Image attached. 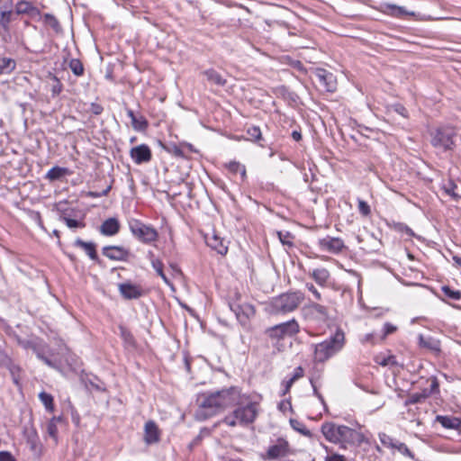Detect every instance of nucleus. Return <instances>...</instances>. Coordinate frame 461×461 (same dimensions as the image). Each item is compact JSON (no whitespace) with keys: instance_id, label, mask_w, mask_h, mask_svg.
<instances>
[{"instance_id":"c85d7f7f","label":"nucleus","mask_w":461,"mask_h":461,"mask_svg":"<svg viewBox=\"0 0 461 461\" xmlns=\"http://www.w3.org/2000/svg\"><path fill=\"white\" fill-rule=\"evenodd\" d=\"M16 68V61L7 57H0V75L11 74Z\"/></svg>"},{"instance_id":"c9c22d12","label":"nucleus","mask_w":461,"mask_h":461,"mask_svg":"<svg viewBox=\"0 0 461 461\" xmlns=\"http://www.w3.org/2000/svg\"><path fill=\"white\" fill-rule=\"evenodd\" d=\"M68 67L75 76L81 77L84 75L85 68L83 63L78 59H71Z\"/></svg>"},{"instance_id":"5fc2aeb1","label":"nucleus","mask_w":461,"mask_h":461,"mask_svg":"<svg viewBox=\"0 0 461 461\" xmlns=\"http://www.w3.org/2000/svg\"><path fill=\"white\" fill-rule=\"evenodd\" d=\"M295 381L289 377L288 379H285L282 382V385L284 386V389L282 390L281 396H285L286 393L290 392L291 387L293 386L294 383Z\"/></svg>"},{"instance_id":"c03bdc74","label":"nucleus","mask_w":461,"mask_h":461,"mask_svg":"<svg viewBox=\"0 0 461 461\" xmlns=\"http://www.w3.org/2000/svg\"><path fill=\"white\" fill-rule=\"evenodd\" d=\"M277 236L283 245L288 246L289 248L294 246V236L289 231H277Z\"/></svg>"},{"instance_id":"b1692460","label":"nucleus","mask_w":461,"mask_h":461,"mask_svg":"<svg viewBox=\"0 0 461 461\" xmlns=\"http://www.w3.org/2000/svg\"><path fill=\"white\" fill-rule=\"evenodd\" d=\"M53 354L50 348L46 343H43V345L40 348L39 351L37 352L36 357L48 366L56 369L58 368L56 362L50 357Z\"/></svg>"},{"instance_id":"4468645a","label":"nucleus","mask_w":461,"mask_h":461,"mask_svg":"<svg viewBox=\"0 0 461 461\" xmlns=\"http://www.w3.org/2000/svg\"><path fill=\"white\" fill-rule=\"evenodd\" d=\"M118 290L126 300L139 299L144 294V291L140 285L131 284V282L119 284Z\"/></svg>"},{"instance_id":"f3484780","label":"nucleus","mask_w":461,"mask_h":461,"mask_svg":"<svg viewBox=\"0 0 461 461\" xmlns=\"http://www.w3.org/2000/svg\"><path fill=\"white\" fill-rule=\"evenodd\" d=\"M161 431L158 429L157 423L149 420L144 425V442L147 445L156 444L160 440Z\"/></svg>"},{"instance_id":"ea45409f","label":"nucleus","mask_w":461,"mask_h":461,"mask_svg":"<svg viewBox=\"0 0 461 461\" xmlns=\"http://www.w3.org/2000/svg\"><path fill=\"white\" fill-rule=\"evenodd\" d=\"M247 134L249 136V140H250L251 141L259 142L260 140H263L261 130L258 126H251L248 128Z\"/></svg>"},{"instance_id":"5701e85b","label":"nucleus","mask_w":461,"mask_h":461,"mask_svg":"<svg viewBox=\"0 0 461 461\" xmlns=\"http://www.w3.org/2000/svg\"><path fill=\"white\" fill-rule=\"evenodd\" d=\"M120 230V223L116 218H109L105 220L101 227L100 232L105 236H113Z\"/></svg>"},{"instance_id":"4c0bfd02","label":"nucleus","mask_w":461,"mask_h":461,"mask_svg":"<svg viewBox=\"0 0 461 461\" xmlns=\"http://www.w3.org/2000/svg\"><path fill=\"white\" fill-rule=\"evenodd\" d=\"M67 169L59 167H51L46 174V178L54 181L59 179L66 173Z\"/></svg>"},{"instance_id":"0eeeda50","label":"nucleus","mask_w":461,"mask_h":461,"mask_svg":"<svg viewBox=\"0 0 461 461\" xmlns=\"http://www.w3.org/2000/svg\"><path fill=\"white\" fill-rule=\"evenodd\" d=\"M303 299L304 295L300 291L283 294L276 298L274 307L279 312H291L300 305Z\"/></svg>"},{"instance_id":"dca6fc26","label":"nucleus","mask_w":461,"mask_h":461,"mask_svg":"<svg viewBox=\"0 0 461 461\" xmlns=\"http://www.w3.org/2000/svg\"><path fill=\"white\" fill-rule=\"evenodd\" d=\"M130 156L137 165L148 163L152 158L151 150L146 144H140L132 148L130 151Z\"/></svg>"},{"instance_id":"e2e57ef3","label":"nucleus","mask_w":461,"mask_h":461,"mask_svg":"<svg viewBox=\"0 0 461 461\" xmlns=\"http://www.w3.org/2000/svg\"><path fill=\"white\" fill-rule=\"evenodd\" d=\"M0 461H16V460L10 452L0 451Z\"/></svg>"},{"instance_id":"cd10ccee","label":"nucleus","mask_w":461,"mask_h":461,"mask_svg":"<svg viewBox=\"0 0 461 461\" xmlns=\"http://www.w3.org/2000/svg\"><path fill=\"white\" fill-rule=\"evenodd\" d=\"M437 420L446 429H458L461 427V420L456 417L437 416Z\"/></svg>"},{"instance_id":"8fccbe9b","label":"nucleus","mask_w":461,"mask_h":461,"mask_svg":"<svg viewBox=\"0 0 461 461\" xmlns=\"http://www.w3.org/2000/svg\"><path fill=\"white\" fill-rule=\"evenodd\" d=\"M456 188V185H455L453 182H449L447 185L444 186L445 192L453 197L455 200H457L460 198V196L455 192V189Z\"/></svg>"},{"instance_id":"69168bd1","label":"nucleus","mask_w":461,"mask_h":461,"mask_svg":"<svg viewBox=\"0 0 461 461\" xmlns=\"http://www.w3.org/2000/svg\"><path fill=\"white\" fill-rule=\"evenodd\" d=\"M121 335L126 341H131L132 339V335L125 328L121 327Z\"/></svg>"},{"instance_id":"f03ea898","label":"nucleus","mask_w":461,"mask_h":461,"mask_svg":"<svg viewBox=\"0 0 461 461\" xmlns=\"http://www.w3.org/2000/svg\"><path fill=\"white\" fill-rule=\"evenodd\" d=\"M324 438L330 443L339 444L341 448L360 442V434L355 429L335 422H324L321 427Z\"/></svg>"},{"instance_id":"ddd939ff","label":"nucleus","mask_w":461,"mask_h":461,"mask_svg":"<svg viewBox=\"0 0 461 461\" xmlns=\"http://www.w3.org/2000/svg\"><path fill=\"white\" fill-rule=\"evenodd\" d=\"M318 245L321 250L333 254L340 253L345 248L344 241L340 238H334L330 236L320 239L318 240Z\"/></svg>"},{"instance_id":"58836bf2","label":"nucleus","mask_w":461,"mask_h":461,"mask_svg":"<svg viewBox=\"0 0 461 461\" xmlns=\"http://www.w3.org/2000/svg\"><path fill=\"white\" fill-rule=\"evenodd\" d=\"M13 12L11 10L0 11V26L5 30H9V24L12 21Z\"/></svg>"},{"instance_id":"6ab92c4d","label":"nucleus","mask_w":461,"mask_h":461,"mask_svg":"<svg viewBox=\"0 0 461 461\" xmlns=\"http://www.w3.org/2000/svg\"><path fill=\"white\" fill-rule=\"evenodd\" d=\"M418 343L420 348H426L436 356L439 355L441 352L440 341L434 337L420 334L418 337Z\"/></svg>"},{"instance_id":"603ef678","label":"nucleus","mask_w":461,"mask_h":461,"mask_svg":"<svg viewBox=\"0 0 461 461\" xmlns=\"http://www.w3.org/2000/svg\"><path fill=\"white\" fill-rule=\"evenodd\" d=\"M310 383H311V385L312 387V391H313V394L319 399V401L321 402V404L326 407V402H325V400L322 396V394L318 391V388H317V385H316V382L314 380V378H311L310 379Z\"/></svg>"},{"instance_id":"7c9ffc66","label":"nucleus","mask_w":461,"mask_h":461,"mask_svg":"<svg viewBox=\"0 0 461 461\" xmlns=\"http://www.w3.org/2000/svg\"><path fill=\"white\" fill-rule=\"evenodd\" d=\"M226 167L233 175L240 173L241 180L242 181L246 180L247 171H246V167L244 165L240 164L238 161H230L226 165Z\"/></svg>"},{"instance_id":"6e6d98bb","label":"nucleus","mask_w":461,"mask_h":461,"mask_svg":"<svg viewBox=\"0 0 461 461\" xmlns=\"http://www.w3.org/2000/svg\"><path fill=\"white\" fill-rule=\"evenodd\" d=\"M104 107L97 103H91L89 112L95 115H99L103 113Z\"/></svg>"},{"instance_id":"774afa93","label":"nucleus","mask_w":461,"mask_h":461,"mask_svg":"<svg viewBox=\"0 0 461 461\" xmlns=\"http://www.w3.org/2000/svg\"><path fill=\"white\" fill-rule=\"evenodd\" d=\"M279 410L285 411L286 408H292L291 402L289 401H283L279 403Z\"/></svg>"},{"instance_id":"864d4df0","label":"nucleus","mask_w":461,"mask_h":461,"mask_svg":"<svg viewBox=\"0 0 461 461\" xmlns=\"http://www.w3.org/2000/svg\"><path fill=\"white\" fill-rule=\"evenodd\" d=\"M111 188H112V186L108 185L102 192L89 191L86 195L91 198H98V197H102V196H106L109 194Z\"/></svg>"},{"instance_id":"a878e982","label":"nucleus","mask_w":461,"mask_h":461,"mask_svg":"<svg viewBox=\"0 0 461 461\" xmlns=\"http://www.w3.org/2000/svg\"><path fill=\"white\" fill-rule=\"evenodd\" d=\"M148 255L150 258L151 266L156 271V273L162 278L166 285L173 288V283L167 278V276L165 275L163 271L164 265L162 261L158 258H156L152 251H149Z\"/></svg>"},{"instance_id":"1a4fd4ad","label":"nucleus","mask_w":461,"mask_h":461,"mask_svg":"<svg viewBox=\"0 0 461 461\" xmlns=\"http://www.w3.org/2000/svg\"><path fill=\"white\" fill-rule=\"evenodd\" d=\"M455 131L450 128H439L436 130L431 143L434 147L450 149L454 144Z\"/></svg>"},{"instance_id":"4be33fe9","label":"nucleus","mask_w":461,"mask_h":461,"mask_svg":"<svg viewBox=\"0 0 461 461\" xmlns=\"http://www.w3.org/2000/svg\"><path fill=\"white\" fill-rule=\"evenodd\" d=\"M128 117L131 121V126L136 131H145L149 127V122L143 115L137 117L131 109L126 108Z\"/></svg>"},{"instance_id":"39448f33","label":"nucleus","mask_w":461,"mask_h":461,"mask_svg":"<svg viewBox=\"0 0 461 461\" xmlns=\"http://www.w3.org/2000/svg\"><path fill=\"white\" fill-rule=\"evenodd\" d=\"M300 330L299 323L295 319L269 327L265 330V335L272 341L278 343L285 337H293Z\"/></svg>"},{"instance_id":"e433bc0d","label":"nucleus","mask_w":461,"mask_h":461,"mask_svg":"<svg viewBox=\"0 0 461 461\" xmlns=\"http://www.w3.org/2000/svg\"><path fill=\"white\" fill-rule=\"evenodd\" d=\"M39 398L48 411H54V402H53V397L51 394H50L46 392H41L39 393Z\"/></svg>"},{"instance_id":"9b49d317","label":"nucleus","mask_w":461,"mask_h":461,"mask_svg":"<svg viewBox=\"0 0 461 461\" xmlns=\"http://www.w3.org/2000/svg\"><path fill=\"white\" fill-rule=\"evenodd\" d=\"M378 438L384 447L392 450H397L402 456L414 459V454L409 449L406 444L392 438L384 432H380Z\"/></svg>"},{"instance_id":"aec40b11","label":"nucleus","mask_w":461,"mask_h":461,"mask_svg":"<svg viewBox=\"0 0 461 461\" xmlns=\"http://www.w3.org/2000/svg\"><path fill=\"white\" fill-rule=\"evenodd\" d=\"M304 311L312 319L319 321H326L328 319L327 307L317 303H310L304 307Z\"/></svg>"},{"instance_id":"3c124183","label":"nucleus","mask_w":461,"mask_h":461,"mask_svg":"<svg viewBox=\"0 0 461 461\" xmlns=\"http://www.w3.org/2000/svg\"><path fill=\"white\" fill-rule=\"evenodd\" d=\"M397 327L390 322H385L383 328V335L381 339H384L388 335L396 331Z\"/></svg>"},{"instance_id":"052dcab7","label":"nucleus","mask_w":461,"mask_h":461,"mask_svg":"<svg viewBox=\"0 0 461 461\" xmlns=\"http://www.w3.org/2000/svg\"><path fill=\"white\" fill-rule=\"evenodd\" d=\"M380 365L383 366L397 365L396 358L394 356H389L384 358L383 361L380 362Z\"/></svg>"},{"instance_id":"2eb2a0df","label":"nucleus","mask_w":461,"mask_h":461,"mask_svg":"<svg viewBox=\"0 0 461 461\" xmlns=\"http://www.w3.org/2000/svg\"><path fill=\"white\" fill-rule=\"evenodd\" d=\"M104 256L111 260L127 261L131 253L130 250L122 246H105L102 249Z\"/></svg>"},{"instance_id":"f257e3e1","label":"nucleus","mask_w":461,"mask_h":461,"mask_svg":"<svg viewBox=\"0 0 461 461\" xmlns=\"http://www.w3.org/2000/svg\"><path fill=\"white\" fill-rule=\"evenodd\" d=\"M240 390L231 386L220 391L203 393L200 397L199 407L196 411V418L201 420L222 411L226 408L232 407L239 403Z\"/></svg>"},{"instance_id":"f704fd0d","label":"nucleus","mask_w":461,"mask_h":461,"mask_svg":"<svg viewBox=\"0 0 461 461\" xmlns=\"http://www.w3.org/2000/svg\"><path fill=\"white\" fill-rule=\"evenodd\" d=\"M62 421H63V419L61 416H59V417L54 416L47 424V432L55 440L57 439V435H58L57 425H58V423L62 422Z\"/></svg>"},{"instance_id":"13d9d810","label":"nucleus","mask_w":461,"mask_h":461,"mask_svg":"<svg viewBox=\"0 0 461 461\" xmlns=\"http://www.w3.org/2000/svg\"><path fill=\"white\" fill-rule=\"evenodd\" d=\"M396 229L399 231H401L402 233H405V234H407L410 237L414 236L413 230L409 226H407V225H405L403 223H398Z\"/></svg>"},{"instance_id":"473e14b6","label":"nucleus","mask_w":461,"mask_h":461,"mask_svg":"<svg viewBox=\"0 0 461 461\" xmlns=\"http://www.w3.org/2000/svg\"><path fill=\"white\" fill-rule=\"evenodd\" d=\"M290 424H291V427L294 430L298 431L300 434H302V435H303V436H305V437H307L309 438H313L312 432L310 429H308L306 428V426L303 422H301L300 420H295V419H291L290 420Z\"/></svg>"},{"instance_id":"4d7b16f0","label":"nucleus","mask_w":461,"mask_h":461,"mask_svg":"<svg viewBox=\"0 0 461 461\" xmlns=\"http://www.w3.org/2000/svg\"><path fill=\"white\" fill-rule=\"evenodd\" d=\"M392 109L397 113L398 114L402 115V117H407L408 116V113H407V110L406 108L401 104H395L392 106Z\"/></svg>"},{"instance_id":"6e6552de","label":"nucleus","mask_w":461,"mask_h":461,"mask_svg":"<svg viewBox=\"0 0 461 461\" xmlns=\"http://www.w3.org/2000/svg\"><path fill=\"white\" fill-rule=\"evenodd\" d=\"M289 442L284 438H278L276 442L269 446L264 459L276 460L281 457H285L290 454H294Z\"/></svg>"},{"instance_id":"9d476101","label":"nucleus","mask_w":461,"mask_h":461,"mask_svg":"<svg viewBox=\"0 0 461 461\" xmlns=\"http://www.w3.org/2000/svg\"><path fill=\"white\" fill-rule=\"evenodd\" d=\"M230 309L234 312L239 322L246 326L249 319L255 315V308L250 303H240L237 302L229 303Z\"/></svg>"},{"instance_id":"37998d69","label":"nucleus","mask_w":461,"mask_h":461,"mask_svg":"<svg viewBox=\"0 0 461 461\" xmlns=\"http://www.w3.org/2000/svg\"><path fill=\"white\" fill-rule=\"evenodd\" d=\"M44 23L50 26V28H52L56 32H59L60 31V24H59V22L58 21V19L50 14H44Z\"/></svg>"},{"instance_id":"bf43d9fd","label":"nucleus","mask_w":461,"mask_h":461,"mask_svg":"<svg viewBox=\"0 0 461 461\" xmlns=\"http://www.w3.org/2000/svg\"><path fill=\"white\" fill-rule=\"evenodd\" d=\"M306 288L312 294L315 300L320 301L321 299V295L317 288L311 283L306 284Z\"/></svg>"},{"instance_id":"a211bd4d","label":"nucleus","mask_w":461,"mask_h":461,"mask_svg":"<svg viewBox=\"0 0 461 461\" xmlns=\"http://www.w3.org/2000/svg\"><path fill=\"white\" fill-rule=\"evenodd\" d=\"M14 8L17 14H26L32 19L41 16L40 9L30 1L20 0L15 4Z\"/></svg>"},{"instance_id":"72a5a7b5","label":"nucleus","mask_w":461,"mask_h":461,"mask_svg":"<svg viewBox=\"0 0 461 461\" xmlns=\"http://www.w3.org/2000/svg\"><path fill=\"white\" fill-rule=\"evenodd\" d=\"M427 398H429L428 393L422 390L420 393H414L410 394L405 400L404 405L409 406L411 404L423 402Z\"/></svg>"},{"instance_id":"680f3d73","label":"nucleus","mask_w":461,"mask_h":461,"mask_svg":"<svg viewBox=\"0 0 461 461\" xmlns=\"http://www.w3.org/2000/svg\"><path fill=\"white\" fill-rule=\"evenodd\" d=\"M304 375V370L302 366H297L294 370V374L292 375L291 378H293L294 381L302 378Z\"/></svg>"},{"instance_id":"de8ad7c7","label":"nucleus","mask_w":461,"mask_h":461,"mask_svg":"<svg viewBox=\"0 0 461 461\" xmlns=\"http://www.w3.org/2000/svg\"><path fill=\"white\" fill-rule=\"evenodd\" d=\"M52 79L54 81V84L51 86V94L52 96H57L61 93L63 86L56 76H53Z\"/></svg>"},{"instance_id":"c756f323","label":"nucleus","mask_w":461,"mask_h":461,"mask_svg":"<svg viewBox=\"0 0 461 461\" xmlns=\"http://www.w3.org/2000/svg\"><path fill=\"white\" fill-rule=\"evenodd\" d=\"M384 13L397 18L409 14V13L404 9V7L398 6L393 4H385Z\"/></svg>"},{"instance_id":"423d86ee","label":"nucleus","mask_w":461,"mask_h":461,"mask_svg":"<svg viewBox=\"0 0 461 461\" xmlns=\"http://www.w3.org/2000/svg\"><path fill=\"white\" fill-rule=\"evenodd\" d=\"M129 229L131 234L144 244L155 242L158 238V232L154 227L138 219L129 221Z\"/></svg>"},{"instance_id":"f8f14e48","label":"nucleus","mask_w":461,"mask_h":461,"mask_svg":"<svg viewBox=\"0 0 461 461\" xmlns=\"http://www.w3.org/2000/svg\"><path fill=\"white\" fill-rule=\"evenodd\" d=\"M315 77L319 85L327 92H334L337 88V80L335 76L324 69L317 68L315 71Z\"/></svg>"},{"instance_id":"49530a36","label":"nucleus","mask_w":461,"mask_h":461,"mask_svg":"<svg viewBox=\"0 0 461 461\" xmlns=\"http://www.w3.org/2000/svg\"><path fill=\"white\" fill-rule=\"evenodd\" d=\"M357 207H358V212L363 215V216H369L370 213H371V208L369 206V204L360 199V198H357Z\"/></svg>"},{"instance_id":"338daca9","label":"nucleus","mask_w":461,"mask_h":461,"mask_svg":"<svg viewBox=\"0 0 461 461\" xmlns=\"http://www.w3.org/2000/svg\"><path fill=\"white\" fill-rule=\"evenodd\" d=\"M362 342L364 343H370V344H375V341L374 340V334L373 333H367L366 334L363 339H362Z\"/></svg>"},{"instance_id":"393cba45","label":"nucleus","mask_w":461,"mask_h":461,"mask_svg":"<svg viewBox=\"0 0 461 461\" xmlns=\"http://www.w3.org/2000/svg\"><path fill=\"white\" fill-rule=\"evenodd\" d=\"M206 243L221 255H225L228 252V247L225 245L224 240L216 234L206 238Z\"/></svg>"},{"instance_id":"a18cd8bd","label":"nucleus","mask_w":461,"mask_h":461,"mask_svg":"<svg viewBox=\"0 0 461 461\" xmlns=\"http://www.w3.org/2000/svg\"><path fill=\"white\" fill-rule=\"evenodd\" d=\"M429 380L430 381L429 389L425 388L423 390L428 393V396L429 397L432 394L439 393V384L436 376H431Z\"/></svg>"},{"instance_id":"7ed1b4c3","label":"nucleus","mask_w":461,"mask_h":461,"mask_svg":"<svg viewBox=\"0 0 461 461\" xmlns=\"http://www.w3.org/2000/svg\"><path fill=\"white\" fill-rule=\"evenodd\" d=\"M235 409L224 417L222 422L230 427L238 425L245 427L252 424L259 412V404L256 402H244L240 395L239 403L235 404Z\"/></svg>"},{"instance_id":"a19ab883","label":"nucleus","mask_w":461,"mask_h":461,"mask_svg":"<svg viewBox=\"0 0 461 461\" xmlns=\"http://www.w3.org/2000/svg\"><path fill=\"white\" fill-rule=\"evenodd\" d=\"M441 291L445 296L451 300L459 301L461 299V292L459 290H454L447 285H444L441 287Z\"/></svg>"},{"instance_id":"412c9836","label":"nucleus","mask_w":461,"mask_h":461,"mask_svg":"<svg viewBox=\"0 0 461 461\" xmlns=\"http://www.w3.org/2000/svg\"><path fill=\"white\" fill-rule=\"evenodd\" d=\"M74 246L82 249L90 259L99 263L95 243L92 241H85L80 238H77L74 242Z\"/></svg>"},{"instance_id":"2f4dec72","label":"nucleus","mask_w":461,"mask_h":461,"mask_svg":"<svg viewBox=\"0 0 461 461\" xmlns=\"http://www.w3.org/2000/svg\"><path fill=\"white\" fill-rule=\"evenodd\" d=\"M203 75L209 82L217 86H223L226 84V79H224L221 75L214 69H207L203 72Z\"/></svg>"},{"instance_id":"bb28decb","label":"nucleus","mask_w":461,"mask_h":461,"mask_svg":"<svg viewBox=\"0 0 461 461\" xmlns=\"http://www.w3.org/2000/svg\"><path fill=\"white\" fill-rule=\"evenodd\" d=\"M310 276L321 286H325L330 276V272L324 267L313 269Z\"/></svg>"},{"instance_id":"09e8293b","label":"nucleus","mask_w":461,"mask_h":461,"mask_svg":"<svg viewBox=\"0 0 461 461\" xmlns=\"http://www.w3.org/2000/svg\"><path fill=\"white\" fill-rule=\"evenodd\" d=\"M44 342H36V341H26L23 343V347L27 349H31L35 355L39 351L40 348L43 345Z\"/></svg>"},{"instance_id":"20e7f679","label":"nucleus","mask_w":461,"mask_h":461,"mask_svg":"<svg viewBox=\"0 0 461 461\" xmlns=\"http://www.w3.org/2000/svg\"><path fill=\"white\" fill-rule=\"evenodd\" d=\"M345 344V334L341 330H337L334 335L325 340L312 344L313 360L316 363H324L339 352Z\"/></svg>"},{"instance_id":"0e129e2a","label":"nucleus","mask_w":461,"mask_h":461,"mask_svg":"<svg viewBox=\"0 0 461 461\" xmlns=\"http://www.w3.org/2000/svg\"><path fill=\"white\" fill-rule=\"evenodd\" d=\"M325 461H346L344 456L339 454H332L325 458Z\"/></svg>"},{"instance_id":"79ce46f5","label":"nucleus","mask_w":461,"mask_h":461,"mask_svg":"<svg viewBox=\"0 0 461 461\" xmlns=\"http://www.w3.org/2000/svg\"><path fill=\"white\" fill-rule=\"evenodd\" d=\"M60 219H61V221H63L66 223V225L69 229H74V228H81L82 229V228H85V226H86V223L84 221L71 219V218L68 217L66 214L61 215Z\"/></svg>"}]
</instances>
